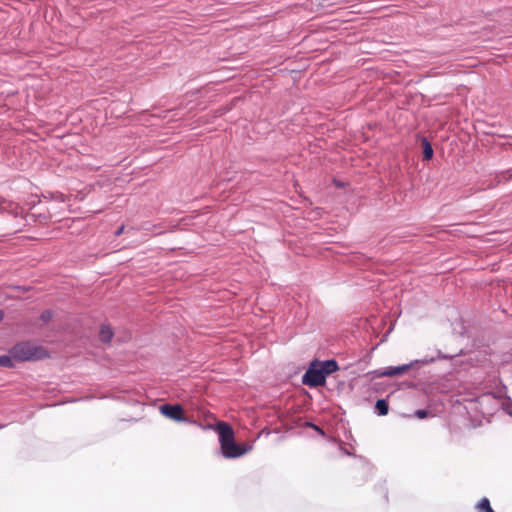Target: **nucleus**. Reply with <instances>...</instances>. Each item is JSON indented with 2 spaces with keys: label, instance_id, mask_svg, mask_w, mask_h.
<instances>
[{
  "label": "nucleus",
  "instance_id": "f257e3e1",
  "mask_svg": "<svg viewBox=\"0 0 512 512\" xmlns=\"http://www.w3.org/2000/svg\"><path fill=\"white\" fill-rule=\"evenodd\" d=\"M216 431L219 435V443L225 458H238L252 449V446H241L235 443V435L232 427L226 422H218Z\"/></svg>",
  "mask_w": 512,
  "mask_h": 512
},
{
  "label": "nucleus",
  "instance_id": "f03ea898",
  "mask_svg": "<svg viewBox=\"0 0 512 512\" xmlns=\"http://www.w3.org/2000/svg\"><path fill=\"white\" fill-rule=\"evenodd\" d=\"M10 354L16 361H37L49 357L48 351L41 345L32 342H21L16 344Z\"/></svg>",
  "mask_w": 512,
  "mask_h": 512
},
{
  "label": "nucleus",
  "instance_id": "7ed1b4c3",
  "mask_svg": "<svg viewBox=\"0 0 512 512\" xmlns=\"http://www.w3.org/2000/svg\"><path fill=\"white\" fill-rule=\"evenodd\" d=\"M325 381L326 377L317 363H312L303 376V383L311 387L322 386Z\"/></svg>",
  "mask_w": 512,
  "mask_h": 512
},
{
  "label": "nucleus",
  "instance_id": "20e7f679",
  "mask_svg": "<svg viewBox=\"0 0 512 512\" xmlns=\"http://www.w3.org/2000/svg\"><path fill=\"white\" fill-rule=\"evenodd\" d=\"M160 412L167 418L175 421H184V410L181 405L175 404H164L160 406Z\"/></svg>",
  "mask_w": 512,
  "mask_h": 512
},
{
  "label": "nucleus",
  "instance_id": "39448f33",
  "mask_svg": "<svg viewBox=\"0 0 512 512\" xmlns=\"http://www.w3.org/2000/svg\"><path fill=\"white\" fill-rule=\"evenodd\" d=\"M412 367V363L404 364L400 366H390L378 372L380 377H395L400 376L408 372Z\"/></svg>",
  "mask_w": 512,
  "mask_h": 512
},
{
  "label": "nucleus",
  "instance_id": "423d86ee",
  "mask_svg": "<svg viewBox=\"0 0 512 512\" xmlns=\"http://www.w3.org/2000/svg\"><path fill=\"white\" fill-rule=\"evenodd\" d=\"M316 363L318 364V367H320L325 377L339 369L338 364L335 360H326L324 362Z\"/></svg>",
  "mask_w": 512,
  "mask_h": 512
},
{
  "label": "nucleus",
  "instance_id": "0eeeda50",
  "mask_svg": "<svg viewBox=\"0 0 512 512\" xmlns=\"http://www.w3.org/2000/svg\"><path fill=\"white\" fill-rule=\"evenodd\" d=\"M421 143L423 147V160H431L433 157V148L431 143L426 137L421 138Z\"/></svg>",
  "mask_w": 512,
  "mask_h": 512
},
{
  "label": "nucleus",
  "instance_id": "6e6552de",
  "mask_svg": "<svg viewBox=\"0 0 512 512\" xmlns=\"http://www.w3.org/2000/svg\"><path fill=\"white\" fill-rule=\"evenodd\" d=\"M113 337V331L110 326L102 325L99 331V338L104 343H109Z\"/></svg>",
  "mask_w": 512,
  "mask_h": 512
},
{
  "label": "nucleus",
  "instance_id": "1a4fd4ad",
  "mask_svg": "<svg viewBox=\"0 0 512 512\" xmlns=\"http://www.w3.org/2000/svg\"><path fill=\"white\" fill-rule=\"evenodd\" d=\"M478 512H494L488 498H482L477 505Z\"/></svg>",
  "mask_w": 512,
  "mask_h": 512
},
{
  "label": "nucleus",
  "instance_id": "9d476101",
  "mask_svg": "<svg viewBox=\"0 0 512 512\" xmlns=\"http://www.w3.org/2000/svg\"><path fill=\"white\" fill-rule=\"evenodd\" d=\"M376 409L379 415H386L388 413V403L384 399H379L376 402Z\"/></svg>",
  "mask_w": 512,
  "mask_h": 512
},
{
  "label": "nucleus",
  "instance_id": "9b49d317",
  "mask_svg": "<svg viewBox=\"0 0 512 512\" xmlns=\"http://www.w3.org/2000/svg\"><path fill=\"white\" fill-rule=\"evenodd\" d=\"M14 358L12 357V355H2L0 356V366H3V367H13V360Z\"/></svg>",
  "mask_w": 512,
  "mask_h": 512
},
{
  "label": "nucleus",
  "instance_id": "f8f14e48",
  "mask_svg": "<svg viewBox=\"0 0 512 512\" xmlns=\"http://www.w3.org/2000/svg\"><path fill=\"white\" fill-rule=\"evenodd\" d=\"M414 415L419 419H424L428 416V411L424 409L416 410Z\"/></svg>",
  "mask_w": 512,
  "mask_h": 512
},
{
  "label": "nucleus",
  "instance_id": "ddd939ff",
  "mask_svg": "<svg viewBox=\"0 0 512 512\" xmlns=\"http://www.w3.org/2000/svg\"><path fill=\"white\" fill-rule=\"evenodd\" d=\"M51 318H52V312H51V311H49V310H46V311H44V312L41 314V319H42L44 322L49 321Z\"/></svg>",
  "mask_w": 512,
  "mask_h": 512
},
{
  "label": "nucleus",
  "instance_id": "4468645a",
  "mask_svg": "<svg viewBox=\"0 0 512 512\" xmlns=\"http://www.w3.org/2000/svg\"><path fill=\"white\" fill-rule=\"evenodd\" d=\"M124 231V225H122L117 231H116V236H119L120 234H122Z\"/></svg>",
  "mask_w": 512,
  "mask_h": 512
},
{
  "label": "nucleus",
  "instance_id": "2eb2a0df",
  "mask_svg": "<svg viewBox=\"0 0 512 512\" xmlns=\"http://www.w3.org/2000/svg\"><path fill=\"white\" fill-rule=\"evenodd\" d=\"M3 318V313L0 311V321L2 320Z\"/></svg>",
  "mask_w": 512,
  "mask_h": 512
}]
</instances>
